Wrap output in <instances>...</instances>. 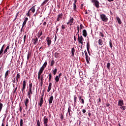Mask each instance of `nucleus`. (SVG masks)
<instances>
[{
  "mask_svg": "<svg viewBox=\"0 0 126 126\" xmlns=\"http://www.w3.org/2000/svg\"><path fill=\"white\" fill-rule=\"evenodd\" d=\"M77 29L78 32L76 33V35L74 33V40L75 42L76 41V36H78V43H80L82 44V46H83V41H84V38L82 35L79 36V26H77Z\"/></svg>",
  "mask_w": 126,
  "mask_h": 126,
  "instance_id": "nucleus-1",
  "label": "nucleus"
},
{
  "mask_svg": "<svg viewBox=\"0 0 126 126\" xmlns=\"http://www.w3.org/2000/svg\"><path fill=\"white\" fill-rule=\"evenodd\" d=\"M100 18L101 19L102 21H103V22H107L108 20H109V19H108L107 16H106L104 14H100Z\"/></svg>",
  "mask_w": 126,
  "mask_h": 126,
  "instance_id": "nucleus-2",
  "label": "nucleus"
},
{
  "mask_svg": "<svg viewBox=\"0 0 126 126\" xmlns=\"http://www.w3.org/2000/svg\"><path fill=\"white\" fill-rule=\"evenodd\" d=\"M73 22H74V19L73 17L70 16L68 22L66 23V24L67 25H70V26H72V25H73Z\"/></svg>",
  "mask_w": 126,
  "mask_h": 126,
  "instance_id": "nucleus-3",
  "label": "nucleus"
},
{
  "mask_svg": "<svg viewBox=\"0 0 126 126\" xmlns=\"http://www.w3.org/2000/svg\"><path fill=\"white\" fill-rule=\"evenodd\" d=\"M35 6H36V5H34L33 6L28 12L27 13V16H30L31 15V12L30 11H32V13H34V12H35V11L36 10V9L35 8Z\"/></svg>",
  "mask_w": 126,
  "mask_h": 126,
  "instance_id": "nucleus-4",
  "label": "nucleus"
},
{
  "mask_svg": "<svg viewBox=\"0 0 126 126\" xmlns=\"http://www.w3.org/2000/svg\"><path fill=\"white\" fill-rule=\"evenodd\" d=\"M91 1L94 3V5L96 8H99V1L97 0H92Z\"/></svg>",
  "mask_w": 126,
  "mask_h": 126,
  "instance_id": "nucleus-5",
  "label": "nucleus"
},
{
  "mask_svg": "<svg viewBox=\"0 0 126 126\" xmlns=\"http://www.w3.org/2000/svg\"><path fill=\"white\" fill-rule=\"evenodd\" d=\"M33 91L32 90V89H29V91H28V96L30 100L31 99V96L33 94Z\"/></svg>",
  "mask_w": 126,
  "mask_h": 126,
  "instance_id": "nucleus-6",
  "label": "nucleus"
},
{
  "mask_svg": "<svg viewBox=\"0 0 126 126\" xmlns=\"http://www.w3.org/2000/svg\"><path fill=\"white\" fill-rule=\"evenodd\" d=\"M46 41L47 43L48 46H51V44H52V39L50 38V37L48 36L46 38Z\"/></svg>",
  "mask_w": 126,
  "mask_h": 126,
  "instance_id": "nucleus-7",
  "label": "nucleus"
},
{
  "mask_svg": "<svg viewBox=\"0 0 126 126\" xmlns=\"http://www.w3.org/2000/svg\"><path fill=\"white\" fill-rule=\"evenodd\" d=\"M63 16V13L59 14L57 16V21H60V20H62Z\"/></svg>",
  "mask_w": 126,
  "mask_h": 126,
  "instance_id": "nucleus-8",
  "label": "nucleus"
},
{
  "mask_svg": "<svg viewBox=\"0 0 126 126\" xmlns=\"http://www.w3.org/2000/svg\"><path fill=\"white\" fill-rule=\"evenodd\" d=\"M32 42L33 45H37L38 44V37H35L34 38H32Z\"/></svg>",
  "mask_w": 126,
  "mask_h": 126,
  "instance_id": "nucleus-9",
  "label": "nucleus"
},
{
  "mask_svg": "<svg viewBox=\"0 0 126 126\" xmlns=\"http://www.w3.org/2000/svg\"><path fill=\"white\" fill-rule=\"evenodd\" d=\"M90 49V43H89V41H88L87 43V49L88 53L90 55V51L89 50Z\"/></svg>",
  "mask_w": 126,
  "mask_h": 126,
  "instance_id": "nucleus-10",
  "label": "nucleus"
},
{
  "mask_svg": "<svg viewBox=\"0 0 126 126\" xmlns=\"http://www.w3.org/2000/svg\"><path fill=\"white\" fill-rule=\"evenodd\" d=\"M27 21H28V18L26 17L25 18V20L23 23L22 28H23V27H24V26L26 25V23H27Z\"/></svg>",
  "mask_w": 126,
  "mask_h": 126,
  "instance_id": "nucleus-11",
  "label": "nucleus"
},
{
  "mask_svg": "<svg viewBox=\"0 0 126 126\" xmlns=\"http://www.w3.org/2000/svg\"><path fill=\"white\" fill-rule=\"evenodd\" d=\"M82 33H83V36H84L85 38H86V37H87V31H86V30H83Z\"/></svg>",
  "mask_w": 126,
  "mask_h": 126,
  "instance_id": "nucleus-12",
  "label": "nucleus"
},
{
  "mask_svg": "<svg viewBox=\"0 0 126 126\" xmlns=\"http://www.w3.org/2000/svg\"><path fill=\"white\" fill-rule=\"evenodd\" d=\"M118 106L120 107L124 106V100H119L118 101Z\"/></svg>",
  "mask_w": 126,
  "mask_h": 126,
  "instance_id": "nucleus-13",
  "label": "nucleus"
},
{
  "mask_svg": "<svg viewBox=\"0 0 126 126\" xmlns=\"http://www.w3.org/2000/svg\"><path fill=\"white\" fill-rule=\"evenodd\" d=\"M54 100V96L53 95H51L50 97H49V103L50 104H52V103H53V100Z\"/></svg>",
  "mask_w": 126,
  "mask_h": 126,
  "instance_id": "nucleus-14",
  "label": "nucleus"
},
{
  "mask_svg": "<svg viewBox=\"0 0 126 126\" xmlns=\"http://www.w3.org/2000/svg\"><path fill=\"white\" fill-rule=\"evenodd\" d=\"M71 54H72L71 56L72 57L74 56V53H75V49L74 48V47H72L71 48Z\"/></svg>",
  "mask_w": 126,
  "mask_h": 126,
  "instance_id": "nucleus-15",
  "label": "nucleus"
},
{
  "mask_svg": "<svg viewBox=\"0 0 126 126\" xmlns=\"http://www.w3.org/2000/svg\"><path fill=\"white\" fill-rule=\"evenodd\" d=\"M48 121H49V119L47 118H46V116H45L43 118L44 125L46 124H48Z\"/></svg>",
  "mask_w": 126,
  "mask_h": 126,
  "instance_id": "nucleus-16",
  "label": "nucleus"
},
{
  "mask_svg": "<svg viewBox=\"0 0 126 126\" xmlns=\"http://www.w3.org/2000/svg\"><path fill=\"white\" fill-rule=\"evenodd\" d=\"M43 97L42 96L40 99L39 102L38 103V105H39L40 107H42V105H43Z\"/></svg>",
  "mask_w": 126,
  "mask_h": 126,
  "instance_id": "nucleus-17",
  "label": "nucleus"
},
{
  "mask_svg": "<svg viewBox=\"0 0 126 126\" xmlns=\"http://www.w3.org/2000/svg\"><path fill=\"white\" fill-rule=\"evenodd\" d=\"M73 10L74 11H77V6H76V4H73Z\"/></svg>",
  "mask_w": 126,
  "mask_h": 126,
  "instance_id": "nucleus-18",
  "label": "nucleus"
},
{
  "mask_svg": "<svg viewBox=\"0 0 126 126\" xmlns=\"http://www.w3.org/2000/svg\"><path fill=\"white\" fill-rule=\"evenodd\" d=\"M28 103H29V99L26 98V100L25 101V105L26 107H28Z\"/></svg>",
  "mask_w": 126,
  "mask_h": 126,
  "instance_id": "nucleus-19",
  "label": "nucleus"
},
{
  "mask_svg": "<svg viewBox=\"0 0 126 126\" xmlns=\"http://www.w3.org/2000/svg\"><path fill=\"white\" fill-rule=\"evenodd\" d=\"M3 48H1V49L0 50V58H1L2 56H3Z\"/></svg>",
  "mask_w": 126,
  "mask_h": 126,
  "instance_id": "nucleus-20",
  "label": "nucleus"
},
{
  "mask_svg": "<svg viewBox=\"0 0 126 126\" xmlns=\"http://www.w3.org/2000/svg\"><path fill=\"white\" fill-rule=\"evenodd\" d=\"M51 89H52V83H49V86L47 90V92L51 91Z\"/></svg>",
  "mask_w": 126,
  "mask_h": 126,
  "instance_id": "nucleus-21",
  "label": "nucleus"
},
{
  "mask_svg": "<svg viewBox=\"0 0 126 126\" xmlns=\"http://www.w3.org/2000/svg\"><path fill=\"white\" fill-rule=\"evenodd\" d=\"M9 75V70H7L5 73L4 78H7V77Z\"/></svg>",
  "mask_w": 126,
  "mask_h": 126,
  "instance_id": "nucleus-22",
  "label": "nucleus"
},
{
  "mask_svg": "<svg viewBox=\"0 0 126 126\" xmlns=\"http://www.w3.org/2000/svg\"><path fill=\"white\" fill-rule=\"evenodd\" d=\"M89 60H90V57H89L88 55H86V60L87 63H90Z\"/></svg>",
  "mask_w": 126,
  "mask_h": 126,
  "instance_id": "nucleus-23",
  "label": "nucleus"
},
{
  "mask_svg": "<svg viewBox=\"0 0 126 126\" xmlns=\"http://www.w3.org/2000/svg\"><path fill=\"white\" fill-rule=\"evenodd\" d=\"M29 23H30L29 24V26H30V27H31V26H33L34 25V21H31L29 22Z\"/></svg>",
  "mask_w": 126,
  "mask_h": 126,
  "instance_id": "nucleus-24",
  "label": "nucleus"
},
{
  "mask_svg": "<svg viewBox=\"0 0 126 126\" xmlns=\"http://www.w3.org/2000/svg\"><path fill=\"white\" fill-rule=\"evenodd\" d=\"M98 44L100 46H102L103 45V40L102 39H99L98 41Z\"/></svg>",
  "mask_w": 126,
  "mask_h": 126,
  "instance_id": "nucleus-25",
  "label": "nucleus"
},
{
  "mask_svg": "<svg viewBox=\"0 0 126 126\" xmlns=\"http://www.w3.org/2000/svg\"><path fill=\"white\" fill-rule=\"evenodd\" d=\"M54 57L56 58V59H58L60 57V53L58 52H56L54 54Z\"/></svg>",
  "mask_w": 126,
  "mask_h": 126,
  "instance_id": "nucleus-26",
  "label": "nucleus"
},
{
  "mask_svg": "<svg viewBox=\"0 0 126 126\" xmlns=\"http://www.w3.org/2000/svg\"><path fill=\"white\" fill-rule=\"evenodd\" d=\"M116 19L119 23V24H122V21L121 20V19L119 17H116Z\"/></svg>",
  "mask_w": 126,
  "mask_h": 126,
  "instance_id": "nucleus-27",
  "label": "nucleus"
},
{
  "mask_svg": "<svg viewBox=\"0 0 126 126\" xmlns=\"http://www.w3.org/2000/svg\"><path fill=\"white\" fill-rule=\"evenodd\" d=\"M9 50V45H8L6 48H5V49L4 50V52H3V54L4 55V54H5L7 52V50Z\"/></svg>",
  "mask_w": 126,
  "mask_h": 126,
  "instance_id": "nucleus-28",
  "label": "nucleus"
},
{
  "mask_svg": "<svg viewBox=\"0 0 126 126\" xmlns=\"http://www.w3.org/2000/svg\"><path fill=\"white\" fill-rule=\"evenodd\" d=\"M55 79V82L58 83L59 82V81H60V78L58 76H56Z\"/></svg>",
  "mask_w": 126,
  "mask_h": 126,
  "instance_id": "nucleus-29",
  "label": "nucleus"
},
{
  "mask_svg": "<svg viewBox=\"0 0 126 126\" xmlns=\"http://www.w3.org/2000/svg\"><path fill=\"white\" fill-rule=\"evenodd\" d=\"M44 69H45V68H43V67H41V68L39 69V71L38 72H40L41 73H43V72L44 71Z\"/></svg>",
  "mask_w": 126,
  "mask_h": 126,
  "instance_id": "nucleus-30",
  "label": "nucleus"
},
{
  "mask_svg": "<svg viewBox=\"0 0 126 126\" xmlns=\"http://www.w3.org/2000/svg\"><path fill=\"white\" fill-rule=\"evenodd\" d=\"M48 76L49 77L48 81L50 82L52 80V73H50Z\"/></svg>",
  "mask_w": 126,
  "mask_h": 126,
  "instance_id": "nucleus-31",
  "label": "nucleus"
},
{
  "mask_svg": "<svg viewBox=\"0 0 126 126\" xmlns=\"http://www.w3.org/2000/svg\"><path fill=\"white\" fill-rule=\"evenodd\" d=\"M31 55L32 53L30 52H29L28 54V56H27V60L28 61V60H29V59H30V57H31Z\"/></svg>",
  "mask_w": 126,
  "mask_h": 126,
  "instance_id": "nucleus-32",
  "label": "nucleus"
},
{
  "mask_svg": "<svg viewBox=\"0 0 126 126\" xmlns=\"http://www.w3.org/2000/svg\"><path fill=\"white\" fill-rule=\"evenodd\" d=\"M107 68H108V69H111V63H107Z\"/></svg>",
  "mask_w": 126,
  "mask_h": 126,
  "instance_id": "nucleus-33",
  "label": "nucleus"
},
{
  "mask_svg": "<svg viewBox=\"0 0 126 126\" xmlns=\"http://www.w3.org/2000/svg\"><path fill=\"white\" fill-rule=\"evenodd\" d=\"M109 46H110L111 49H112V48H113V43L112 42V40H111V39L109 40Z\"/></svg>",
  "mask_w": 126,
  "mask_h": 126,
  "instance_id": "nucleus-34",
  "label": "nucleus"
},
{
  "mask_svg": "<svg viewBox=\"0 0 126 126\" xmlns=\"http://www.w3.org/2000/svg\"><path fill=\"white\" fill-rule=\"evenodd\" d=\"M85 27L83 26V25L82 24H81L80 25V28H79V31L81 30H82V29H84Z\"/></svg>",
  "mask_w": 126,
  "mask_h": 126,
  "instance_id": "nucleus-35",
  "label": "nucleus"
},
{
  "mask_svg": "<svg viewBox=\"0 0 126 126\" xmlns=\"http://www.w3.org/2000/svg\"><path fill=\"white\" fill-rule=\"evenodd\" d=\"M26 81L25 80H24L23 83V87H25L26 88Z\"/></svg>",
  "mask_w": 126,
  "mask_h": 126,
  "instance_id": "nucleus-36",
  "label": "nucleus"
},
{
  "mask_svg": "<svg viewBox=\"0 0 126 126\" xmlns=\"http://www.w3.org/2000/svg\"><path fill=\"white\" fill-rule=\"evenodd\" d=\"M70 112H71V107L69 106L68 108V113L69 116H71Z\"/></svg>",
  "mask_w": 126,
  "mask_h": 126,
  "instance_id": "nucleus-37",
  "label": "nucleus"
},
{
  "mask_svg": "<svg viewBox=\"0 0 126 126\" xmlns=\"http://www.w3.org/2000/svg\"><path fill=\"white\" fill-rule=\"evenodd\" d=\"M58 71V69L57 68H55L53 71V73L54 75H56L57 74V72Z\"/></svg>",
  "mask_w": 126,
  "mask_h": 126,
  "instance_id": "nucleus-38",
  "label": "nucleus"
},
{
  "mask_svg": "<svg viewBox=\"0 0 126 126\" xmlns=\"http://www.w3.org/2000/svg\"><path fill=\"white\" fill-rule=\"evenodd\" d=\"M55 64V60H52L51 62L50 66H53V65Z\"/></svg>",
  "mask_w": 126,
  "mask_h": 126,
  "instance_id": "nucleus-39",
  "label": "nucleus"
},
{
  "mask_svg": "<svg viewBox=\"0 0 126 126\" xmlns=\"http://www.w3.org/2000/svg\"><path fill=\"white\" fill-rule=\"evenodd\" d=\"M49 0H45L41 4V5H45V4H46V3H47V2H48V1H49Z\"/></svg>",
  "mask_w": 126,
  "mask_h": 126,
  "instance_id": "nucleus-40",
  "label": "nucleus"
},
{
  "mask_svg": "<svg viewBox=\"0 0 126 126\" xmlns=\"http://www.w3.org/2000/svg\"><path fill=\"white\" fill-rule=\"evenodd\" d=\"M20 126H23V119H21L20 121Z\"/></svg>",
  "mask_w": 126,
  "mask_h": 126,
  "instance_id": "nucleus-41",
  "label": "nucleus"
},
{
  "mask_svg": "<svg viewBox=\"0 0 126 126\" xmlns=\"http://www.w3.org/2000/svg\"><path fill=\"white\" fill-rule=\"evenodd\" d=\"M2 107H3V104L0 102V112H1V110H2Z\"/></svg>",
  "mask_w": 126,
  "mask_h": 126,
  "instance_id": "nucleus-42",
  "label": "nucleus"
},
{
  "mask_svg": "<svg viewBox=\"0 0 126 126\" xmlns=\"http://www.w3.org/2000/svg\"><path fill=\"white\" fill-rule=\"evenodd\" d=\"M47 64H48V63H47V62H45L42 65V67L45 68L47 66Z\"/></svg>",
  "mask_w": 126,
  "mask_h": 126,
  "instance_id": "nucleus-43",
  "label": "nucleus"
},
{
  "mask_svg": "<svg viewBox=\"0 0 126 126\" xmlns=\"http://www.w3.org/2000/svg\"><path fill=\"white\" fill-rule=\"evenodd\" d=\"M16 78L18 79H20V73H17L16 75Z\"/></svg>",
  "mask_w": 126,
  "mask_h": 126,
  "instance_id": "nucleus-44",
  "label": "nucleus"
},
{
  "mask_svg": "<svg viewBox=\"0 0 126 126\" xmlns=\"http://www.w3.org/2000/svg\"><path fill=\"white\" fill-rule=\"evenodd\" d=\"M26 89V88H25L24 87H22V92L23 94H24V93H25V91H24V90Z\"/></svg>",
  "mask_w": 126,
  "mask_h": 126,
  "instance_id": "nucleus-45",
  "label": "nucleus"
},
{
  "mask_svg": "<svg viewBox=\"0 0 126 126\" xmlns=\"http://www.w3.org/2000/svg\"><path fill=\"white\" fill-rule=\"evenodd\" d=\"M27 37V36L26 35V34H25L24 36V43H25V41H26Z\"/></svg>",
  "mask_w": 126,
  "mask_h": 126,
  "instance_id": "nucleus-46",
  "label": "nucleus"
},
{
  "mask_svg": "<svg viewBox=\"0 0 126 126\" xmlns=\"http://www.w3.org/2000/svg\"><path fill=\"white\" fill-rule=\"evenodd\" d=\"M99 36H100V37H105V35L101 32H99Z\"/></svg>",
  "mask_w": 126,
  "mask_h": 126,
  "instance_id": "nucleus-47",
  "label": "nucleus"
},
{
  "mask_svg": "<svg viewBox=\"0 0 126 126\" xmlns=\"http://www.w3.org/2000/svg\"><path fill=\"white\" fill-rule=\"evenodd\" d=\"M74 104H76V100H77V97L74 96Z\"/></svg>",
  "mask_w": 126,
  "mask_h": 126,
  "instance_id": "nucleus-48",
  "label": "nucleus"
},
{
  "mask_svg": "<svg viewBox=\"0 0 126 126\" xmlns=\"http://www.w3.org/2000/svg\"><path fill=\"white\" fill-rule=\"evenodd\" d=\"M37 126H41V125L40 124V121L39 120L37 121Z\"/></svg>",
  "mask_w": 126,
  "mask_h": 126,
  "instance_id": "nucleus-49",
  "label": "nucleus"
},
{
  "mask_svg": "<svg viewBox=\"0 0 126 126\" xmlns=\"http://www.w3.org/2000/svg\"><path fill=\"white\" fill-rule=\"evenodd\" d=\"M120 109H123V110H126V106H120Z\"/></svg>",
  "mask_w": 126,
  "mask_h": 126,
  "instance_id": "nucleus-50",
  "label": "nucleus"
},
{
  "mask_svg": "<svg viewBox=\"0 0 126 126\" xmlns=\"http://www.w3.org/2000/svg\"><path fill=\"white\" fill-rule=\"evenodd\" d=\"M32 83L30 84H29V89H32Z\"/></svg>",
  "mask_w": 126,
  "mask_h": 126,
  "instance_id": "nucleus-51",
  "label": "nucleus"
},
{
  "mask_svg": "<svg viewBox=\"0 0 126 126\" xmlns=\"http://www.w3.org/2000/svg\"><path fill=\"white\" fill-rule=\"evenodd\" d=\"M18 86V85H17V87L15 88V89L13 91V93H15V92H16V91L17 90V87Z\"/></svg>",
  "mask_w": 126,
  "mask_h": 126,
  "instance_id": "nucleus-52",
  "label": "nucleus"
},
{
  "mask_svg": "<svg viewBox=\"0 0 126 126\" xmlns=\"http://www.w3.org/2000/svg\"><path fill=\"white\" fill-rule=\"evenodd\" d=\"M62 28L63 30H64V29H65V27L64 26V25H63L62 26Z\"/></svg>",
  "mask_w": 126,
  "mask_h": 126,
  "instance_id": "nucleus-53",
  "label": "nucleus"
},
{
  "mask_svg": "<svg viewBox=\"0 0 126 126\" xmlns=\"http://www.w3.org/2000/svg\"><path fill=\"white\" fill-rule=\"evenodd\" d=\"M82 113H83L84 114H85V113H86V110L85 109H83L82 111Z\"/></svg>",
  "mask_w": 126,
  "mask_h": 126,
  "instance_id": "nucleus-54",
  "label": "nucleus"
},
{
  "mask_svg": "<svg viewBox=\"0 0 126 126\" xmlns=\"http://www.w3.org/2000/svg\"><path fill=\"white\" fill-rule=\"evenodd\" d=\"M84 5V4H82L80 6L81 7V9H83V6Z\"/></svg>",
  "mask_w": 126,
  "mask_h": 126,
  "instance_id": "nucleus-55",
  "label": "nucleus"
},
{
  "mask_svg": "<svg viewBox=\"0 0 126 126\" xmlns=\"http://www.w3.org/2000/svg\"><path fill=\"white\" fill-rule=\"evenodd\" d=\"M17 16H18V15H16L15 18L14 19L13 21H15L16 19H17Z\"/></svg>",
  "mask_w": 126,
  "mask_h": 126,
  "instance_id": "nucleus-56",
  "label": "nucleus"
},
{
  "mask_svg": "<svg viewBox=\"0 0 126 126\" xmlns=\"http://www.w3.org/2000/svg\"><path fill=\"white\" fill-rule=\"evenodd\" d=\"M39 36H42L43 35V32H39Z\"/></svg>",
  "mask_w": 126,
  "mask_h": 126,
  "instance_id": "nucleus-57",
  "label": "nucleus"
},
{
  "mask_svg": "<svg viewBox=\"0 0 126 126\" xmlns=\"http://www.w3.org/2000/svg\"><path fill=\"white\" fill-rule=\"evenodd\" d=\"M40 81H43V75H41V76Z\"/></svg>",
  "mask_w": 126,
  "mask_h": 126,
  "instance_id": "nucleus-58",
  "label": "nucleus"
},
{
  "mask_svg": "<svg viewBox=\"0 0 126 126\" xmlns=\"http://www.w3.org/2000/svg\"><path fill=\"white\" fill-rule=\"evenodd\" d=\"M81 100L82 101V103L84 104V99L83 98H81Z\"/></svg>",
  "mask_w": 126,
  "mask_h": 126,
  "instance_id": "nucleus-59",
  "label": "nucleus"
},
{
  "mask_svg": "<svg viewBox=\"0 0 126 126\" xmlns=\"http://www.w3.org/2000/svg\"><path fill=\"white\" fill-rule=\"evenodd\" d=\"M20 112L21 113L22 112V108L21 106H20V109H19Z\"/></svg>",
  "mask_w": 126,
  "mask_h": 126,
  "instance_id": "nucleus-60",
  "label": "nucleus"
},
{
  "mask_svg": "<svg viewBox=\"0 0 126 126\" xmlns=\"http://www.w3.org/2000/svg\"><path fill=\"white\" fill-rule=\"evenodd\" d=\"M61 120H63V114H62L61 116Z\"/></svg>",
  "mask_w": 126,
  "mask_h": 126,
  "instance_id": "nucleus-61",
  "label": "nucleus"
},
{
  "mask_svg": "<svg viewBox=\"0 0 126 126\" xmlns=\"http://www.w3.org/2000/svg\"><path fill=\"white\" fill-rule=\"evenodd\" d=\"M84 53H85V56H88V54H87V51H86V50H85V51H84Z\"/></svg>",
  "mask_w": 126,
  "mask_h": 126,
  "instance_id": "nucleus-62",
  "label": "nucleus"
},
{
  "mask_svg": "<svg viewBox=\"0 0 126 126\" xmlns=\"http://www.w3.org/2000/svg\"><path fill=\"white\" fill-rule=\"evenodd\" d=\"M41 74H42V73H40V72H38V76H41Z\"/></svg>",
  "mask_w": 126,
  "mask_h": 126,
  "instance_id": "nucleus-63",
  "label": "nucleus"
},
{
  "mask_svg": "<svg viewBox=\"0 0 126 126\" xmlns=\"http://www.w3.org/2000/svg\"><path fill=\"white\" fill-rule=\"evenodd\" d=\"M12 81L13 83H16L15 78H14V80H13Z\"/></svg>",
  "mask_w": 126,
  "mask_h": 126,
  "instance_id": "nucleus-64",
  "label": "nucleus"
}]
</instances>
